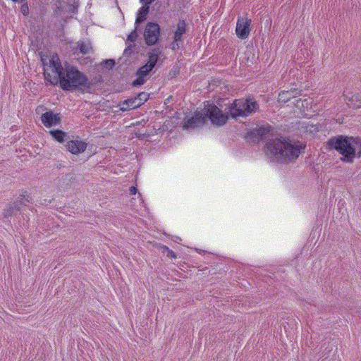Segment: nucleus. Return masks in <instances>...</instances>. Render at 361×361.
Here are the masks:
<instances>
[{"label": "nucleus", "mask_w": 361, "mask_h": 361, "mask_svg": "<svg viewBox=\"0 0 361 361\" xmlns=\"http://www.w3.org/2000/svg\"><path fill=\"white\" fill-rule=\"evenodd\" d=\"M304 148L305 145L300 141L281 137L267 143L266 152L278 162L288 163L296 159Z\"/></svg>", "instance_id": "nucleus-2"}, {"label": "nucleus", "mask_w": 361, "mask_h": 361, "mask_svg": "<svg viewBox=\"0 0 361 361\" xmlns=\"http://www.w3.org/2000/svg\"><path fill=\"white\" fill-rule=\"evenodd\" d=\"M106 64L109 65V66H114V60H111V59H109V60H107L106 61Z\"/></svg>", "instance_id": "nucleus-26"}, {"label": "nucleus", "mask_w": 361, "mask_h": 361, "mask_svg": "<svg viewBox=\"0 0 361 361\" xmlns=\"http://www.w3.org/2000/svg\"><path fill=\"white\" fill-rule=\"evenodd\" d=\"M11 214L8 213V212H6L5 214V216H10Z\"/></svg>", "instance_id": "nucleus-29"}, {"label": "nucleus", "mask_w": 361, "mask_h": 361, "mask_svg": "<svg viewBox=\"0 0 361 361\" xmlns=\"http://www.w3.org/2000/svg\"><path fill=\"white\" fill-rule=\"evenodd\" d=\"M310 104V101L309 99H299L295 101V106L297 108L300 109L301 112L305 115H308V105Z\"/></svg>", "instance_id": "nucleus-17"}, {"label": "nucleus", "mask_w": 361, "mask_h": 361, "mask_svg": "<svg viewBox=\"0 0 361 361\" xmlns=\"http://www.w3.org/2000/svg\"><path fill=\"white\" fill-rule=\"evenodd\" d=\"M78 47L82 54H87L92 51V45L89 41H80L78 42Z\"/></svg>", "instance_id": "nucleus-19"}, {"label": "nucleus", "mask_w": 361, "mask_h": 361, "mask_svg": "<svg viewBox=\"0 0 361 361\" xmlns=\"http://www.w3.org/2000/svg\"><path fill=\"white\" fill-rule=\"evenodd\" d=\"M299 93L297 90H291L290 91H282L279 94V102L281 103H286L291 98H294Z\"/></svg>", "instance_id": "nucleus-14"}, {"label": "nucleus", "mask_w": 361, "mask_h": 361, "mask_svg": "<svg viewBox=\"0 0 361 361\" xmlns=\"http://www.w3.org/2000/svg\"><path fill=\"white\" fill-rule=\"evenodd\" d=\"M44 63L45 80L52 85L60 83L63 90H73L81 87H88L89 81L85 75L76 68L68 66L64 68L57 54H53L49 64Z\"/></svg>", "instance_id": "nucleus-1"}, {"label": "nucleus", "mask_w": 361, "mask_h": 361, "mask_svg": "<svg viewBox=\"0 0 361 361\" xmlns=\"http://www.w3.org/2000/svg\"><path fill=\"white\" fill-rule=\"evenodd\" d=\"M344 99L347 105L351 108L361 107V96L360 94H353L349 91H345L343 93Z\"/></svg>", "instance_id": "nucleus-11"}, {"label": "nucleus", "mask_w": 361, "mask_h": 361, "mask_svg": "<svg viewBox=\"0 0 361 361\" xmlns=\"http://www.w3.org/2000/svg\"><path fill=\"white\" fill-rule=\"evenodd\" d=\"M182 41H176L174 39V41L171 43V49L173 50H176L177 49L179 48V43L181 42Z\"/></svg>", "instance_id": "nucleus-22"}, {"label": "nucleus", "mask_w": 361, "mask_h": 361, "mask_svg": "<svg viewBox=\"0 0 361 361\" xmlns=\"http://www.w3.org/2000/svg\"><path fill=\"white\" fill-rule=\"evenodd\" d=\"M137 37V34L136 32V28L132 31L128 36L127 40L131 42H133L136 40Z\"/></svg>", "instance_id": "nucleus-20"}, {"label": "nucleus", "mask_w": 361, "mask_h": 361, "mask_svg": "<svg viewBox=\"0 0 361 361\" xmlns=\"http://www.w3.org/2000/svg\"><path fill=\"white\" fill-rule=\"evenodd\" d=\"M250 20L247 18H239L237 21L235 32L240 39H246L250 35Z\"/></svg>", "instance_id": "nucleus-9"}, {"label": "nucleus", "mask_w": 361, "mask_h": 361, "mask_svg": "<svg viewBox=\"0 0 361 361\" xmlns=\"http://www.w3.org/2000/svg\"><path fill=\"white\" fill-rule=\"evenodd\" d=\"M161 53V51L159 49H153L148 54V61L146 64H147L149 67L153 68L155 66Z\"/></svg>", "instance_id": "nucleus-15"}, {"label": "nucleus", "mask_w": 361, "mask_h": 361, "mask_svg": "<svg viewBox=\"0 0 361 361\" xmlns=\"http://www.w3.org/2000/svg\"><path fill=\"white\" fill-rule=\"evenodd\" d=\"M49 134L54 140H56L57 142L60 143L64 142L66 137L67 136L66 133L64 131L60 130H50Z\"/></svg>", "instance_id": "nucleus-18"}, {"label": "nucleus", "mask_w": 361, "mask_h": 361, "mask_svg": "<svg viewBox=\"0 0 361 361\" xmlns=\"http://www.w3.org/2000/svg\"><path fill=\"white\" fill-rule=\"evenodd\" d=\"M20 11L23 14V16H27L28 14L29 10L28 6L26 4L22 5Z\"/></svg>", "instance_id": "nucleus-21"}, {"label": "nucleus", "mask_w": 361, "mask_h": 361, "mask_svg": "<svg viewBox=\"0 0 361 361\" xmlns=\"http://www.w3.org/2000/svg\"><path fill=\"white\" fill-rule=\"evenodd\" d=\"M149 1V0H140V1H141L142 3H144V4H145V5H146V2H147V1Z\"/></svg>", "instance_id": "nucleus-27"}, {"label": "nucleus", "mask_w": 361, "mask_h": 361, "mask_svg": "<svg viewBox=\"0 0 361 361\" xmlns=\"http://www.w3.org/2000/svg\"><path fill=\"white\" fill-rule=\"evenodd\" d=\"M186 31V24L184 20H179L177 23L176 30L174 32L176 41H182V37Z\"/></svg>", "instance_id": "nucleus-16"}, {"label": "nucleus", "mask_w": 361, "mask_h": 361, "mask_svg": "<svg viewBox=\"0 0 361 361\" xmlns=\"http://www.w3.org/2000/svg\"><path fill=\"white\" fill-rule=\"evenodd\" d=\"M148 97L149 95L147 93L141 92L137 97L124 101L121 105V110L126 111L138 107L146 102Z\"/></svg>", "instance_id": "nucleus-7"}, {"label": "nucleus", "mask_w": 361, "mask_h": 361, "mask_svg": "<svg viewBox=\"0 0 361 361\" xmlns=\"http://www.w3.org/2000/svg\"><path fill=\"white\" fill-rule=\"evenodd\" d=\"M269 131V127H267V128H260L258 130V133L257 134L259 135H262L265 131Z\"/></svg>", "instance_id": "nucleus-24"}, {"label": "nucleus", "mask_w": 361, "mask_h": 361, "mask_svg": "<svg viewBox=\"0 0 361 361\" xmlns=\"http://www.w3.org/2000/svg\"><path fill=\"white\" fill-rule=\"evenodd\" d=\"M154 1V0H149L146 2V5L142 6L137 11L135 23H139L144 21L149 12V5Z\"/></svg>", "instance_id": "nucleus-13"}, {"label": "nucleus", "mask_w": 361, "mask_h": 361, "mask_svg": "<svg viewBox=\"0 0 361 361\" xmlns=\"http://www.w3.org/2000/svg\"><path fill=\"white\" fill-rule=\"evenodd\" d=\"M14 2H22L23 0H12Z\"/></svg>", "instance_id": "nucleus-28"}, {"label": "nucleus", "mask_w": 361, "mask_h": 361, "mask_svg": "<svg viewBox=\"0 0 361 361\" xmlns=\"http://www.w3.org/2000/svg\"><path fill=\"white\" fill-rule=\"evenodd\" d=\"M160 35V27L157 23H148L146 25L144 37L147 45H154L157 43Z\"/></svg>", "instance_id": "nucleus-6"}, {"label": "nucleus", "mask_w": 361, "mask_h": 361, "mask_svg": "<svg viewBox=\"0 0 361 361\" xmlns=\"http://www.w3.org/2000/svg\"><path fill=\"white\" fill-rule=\"evenodd\" d=\"M40 120L46 128H51L60 124L61 116L60 114L50 110L42 114Z\"/></svg>", "instance_id": "nucleus-8"}, {"label": "nucleus", "mask_w": 361, "mask_h": 361, "mask_svg": "<svg viewBox=\"0 0 361 361\" xmlns=\"http://www.w3.org/2000/svg\"><path fill=\"white\" fill-rule=\"evenodd\" d=\"M208 118L213 125L221 126L225 124L228 116L213 103L207 102L204 104L203 112L196 111L194 116L186 120L184 123V128H195L204 124Z\"/></svg>", "instance_id": "nucleus-3"}, {"label": "nucleus", "mask_w": 361, "mask_h": 361, "mask_svg": "<svg viewBox=\"0 0 361 361\" xmlns=\"http://www.w3.org/2000/svg\"><path fill=\"white\" fill-rule=\"evenodd\" d=\"M152 70V68L149 67L147 64L142 66L137 72V79L133 81V84L134 86H140L143 85L146 78L148 76L149 73Z\"/></svg>", "instance_id": "nucleus-12"}, {"label": "nucleus", "mask_w": 361, "mask_h": 361, "mask_svg": "<svg viewBox=\"0 0 361 361\" xmlns=\"http://www.w3.org/2000/svg\"><path fill=\"white\" fill-rule=\"evenodd\" d=\"M87 147V142L82 140H72L67 143V149L73 154H78L83 152Z\"/></svg>", "instance_id": "nucleus-10"}, {"label": "nucleus", "mask_w": 361, "mask_h": 361, "mask_svg": "<svg viewBox=\"0 0 361 361\" xmlns=\"http://www.w3.org/2000/svg\"><path fill=\"white\" fill-rule=\"evenodd\" d=\"M258 109L257 102L253 99H236L229 107L231 117H245Z\"/></svg>", "instance_id": "nucleus-5"}, {"label": "nucleus", "mask_w": 361, "mask_h": 361, "mask_svg": "<svg viewBox=\"0 0 361 361\" xmlns=\"http://www.w3.org/2000/svg\"><path fill=\"white\" fill-rule=\"evenodd\" d=\"M164 249L169 251L168 257H170L171 258H176V254L172 250H169V248L167 247L164 246Z\"/></svg>", "instance_id": "nucleus-23"}, {"label": "nucleus", "mask_w": 361, "mask_h": 361, "mask_svg": "<svg viewBox=\"0 0 361 361\" xmlns=\"http://www.w3.org/2000/svg\"><path fill=\"white\" fill-rule=\"evenodd\" d=\"M129 190H130V193L131 195H135L137 193V188L135 187H134V186L130 187Z\"/></svg>", "instance_id": "nucleus-25"}, {"label": "nucleus", "mask_w": 361, "mask_h": 361, "mask_svg": "<svg viewBox=\"0 0 361 361\" xmlns=\"http://www.w3.org/2000/svg\"><path fill=\"white\" fill-rule=\"evenodd\" d=\"M329 145L339 152L343 157L342 160L347 162L353 161L355 152L361 157V139L345 136L333 137L329 140Z\"/></svg>", "instance_id": "nucleus-4"}]
</instances>
